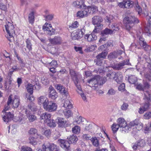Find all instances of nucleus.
Masks as SVG:
<instances>
[{"mask_svg": "<svg viewBox=\"0 0 151 151\" xmlns=\"http://www.w3.org/2000/svg\"><path fill=\"white\" fill-rule=\"evenodd\" d=\"M107 79L105 78H101L100 76H97L88 81V82L90 84V86L93 89L96 91L99 94H102L104 92L102 90L99 89V86L102 85L106 81Z\"/></svg>", "mask_w": 151, "mask_h": 151, "instance_id": "obj_1", "label": "nucleus"}, {"mask_svg": "<svg viewBox=\"0 0 151 151\" xmlns=\"http://www.w3.org/2000/svg\"><path fill=\"white\" fill-rule=\"evenodd\" d=\"M123 22L126 30L129 31L135 24H137L139 22V20L134 16L129 15L124 18Z\"/></svg>", "mask_w": 151, "mask_h": 151, "instance_id": "obj_2", "label": "nucleus"}, {"mask_svg": "<svg viewBox=\"0 0 151 151\" xmlns=\"http://www.w3.org/2000/svg\"><path fill=\"white\" fill-rule=\"evenodd\" d=\"M117 125L120 127V130L122 132H128L131 129L130 127L127 125V123L124 119L119 118L117 120Z\"/></svg>", "mask_w": 151, "mask_h": 151, "instance_id": "obj_3", "label": "nucleus"}, {"mask_svg": "<svg viewBox=\"0 0 151 151\" xmlns=\"http://www.w3.org/2000/svg\"><path fill=\"white\" fill-rule=\"evenodd\" d=\"M42 29L45 33L48 36H51L55 34V30L52 28L50 23L46 22L43 25Z\"/></svg>", "mask_w": 151, "mask_h": 151, "instance_id": "obj_4", "label": "nucleus"}, {"mask_svg": "<svg viewBox=\"0 0 151 151\" xmlns=\"http://www.w3.org/2000/svg\"><path fill=\"white\" fill-rule=\"evenodd\" d=\"M129 59L124 60L118 63L114 64L112 66V68L116 70H119L123 68L125 65H130Z\"/></svg>", "mask_w": 151, "mask_h": 151, "instance_id": "obj_5", "label": "nucleus"}, {"mask_svg": "<svg viewBox=\"0 0 151 151\" xmlns=\"http://www.w3.org/2000/svg\"><path fill=\"white\" fill-rule=\"evenodd\" d=\"M107 55V53L104 52H102L96 56V59L94 60L96 64L98 65L101 66L102 64V60L105 58Z\"/></svg>", "mask_w": 151, "mask_h": 151, "instance_id": "obj_6", "label": "nucleus"}, {"mask_svg": "<svg viewBox=\"0 0 151 151\" xmlns=\"http://www.w3.org/2000/svg\"><path fill=\"white\" fill-rule=\"evenodd\" d=\"M57 107L55 103L48 101L46 105H44V108L47 111L52 112L56 110Z\"/></svg>", "mask_w": 151, "mask_h": 151, "instance_id": "obj_7", "label": "nucleus"}, {"mask_svg": "<svg viewBox=\"0 0 151 151\" xmlns=\"http://www.w3.org/2000/svg\"><path fill=\"white\" fill-rule=\"evenodd\" d=\"M113 31L111 29L106 28L103 30L101 32V36L99 40V42H101L102 41H105L106 37L109 35H111L113 33Z\"/></svg>", "mask_w": 151, "mask_h": 151, "instance_id": "obj_8", "label": "nucleus"}, {"mask_svg": "<svg viewBox=\"0 0 151 151\" xmlns=\"http://www.w3.org/2000/svg\"><path fill=\"white\" fill-rule=\"evenodd\" d=\"M103 21L102 18L100 16H94L92 18V23L94 25H96V27L100 29L103 27V25L101 23Z\"/></svg>", "mask_w": 151, "mask_h": 151, "instance_id": "obj_9", "label": "nucleus"}, {"mask_svg": "<svg viewBox=\"0 0 151 151\" xmlns=\"http://www.w3.org/2000/svg\"><path fill=\"white\" fill-rule=\"evenodd\" d=\"M27 91L30 93V94H27L26 95V98L28 100L32 101L34 100V98L32 96V94L33 93V86L31 84H28L27 85Z\"/></svg>", "mask_w": 151, "mask_h": 151, "instance_id": "obj_10", "label": "nucleus"}, {"mask_svg": "<svg viewBox=\"0 0 151 151\" xmlns=\"http://www.w3.org/2000/svg\"><path fill=\"white\" fill-rule=\"evenodd\" d=\"M58 142L60 146L64 148L66 151H70L69 143L68 141L61 139L58 140Z\"/></svg>", "mask_w": 151, "mask_h": 151, "instance_id": "obj_11", "label": "nucleus"}, {"mask_svg": "<svg viewBox=\"0 0 151 151\" xmlns=\"http://www.w3.org/2000/svg\"><path fill=\"white\" fill-rule=\"evenodd\" d=\"M51 116L50 114L45 112L40 115V119L42 122L46 123L50 120Z\"/></svg>", "mask_w": 151, "mask_h": 151, "instance_id": "obj_12", "label": "nucleus"}, {"mask_svg": "<svg viewBox=\"0 0 151 151\" xmlns=\"http://www.w3.org/2000/svg\"><path fill=\"white\" fill-rule=\"evenodd\" d=\"M138 42L139 45L144 50L147 51L148 50L149 46L147 45L144 38L142 37H139Z\"/></svg>", "mask_w": 151, "mask_h": 151, "instance_id": "obj_13", "label": "nucleus"}, {"mask_svg": "<svg viewBox=\"0 0 151 151\" xmlns=\"http://www.w3.org/2000/svg\"><path fill=\"white\" fill-rule=\"evenodd\" d=\"M5 26L6 31L9 34V37L10 38L12 37L14 33V26L10 24V26L7 24L5 25Z\"/></svg>", "mask_w": 151, "mask_h": 151, "instance_id": "obj_14", "label": "nucleus"}, {"mask_svg": "<svg viewBox=\"0 0 151 151\" xmlns=\"http://www.w3.org/2000/svg\"><path fill=\"white\" fill-rule=\"evenodd\" d=\"M84 9H85L86 11H87V15L89 14H93L94 12H96L98 10L97 7L93 5L88 7L86 6V7H85Z\"/></svg>", "mask_w": 151, "mask_h": 151, "instance_id": "obj_15", "label": "nucleus"}, {"mask_svg": "<svg viewBox=\"0 0 151 151\" xmlns=\"http://www.w3.org/2000/svg\"><path fill=\"white\" fill-rule=\"evenodd\" d=\"M73 5L74 6L77 8L83 9L85 7H86V5L84 4V0L75 1L73 2Z\"/></svg>", "mask_w": 151, "mask_h": 151, "instance_id": "obj_16", "label": "nucleus"}, {"mask_svg": "<svg viewBox=\"0 0 151 151\" xmlns=\"http://www.w3.org/2000/svg\"><path fill=\"white\" fill-rule=\"evenodd\" d=\"M24 117L25 116L24 114H20L19 116H16L14 118V121L21 124H22L24 122L26 119V118Z\"/></svg>", "mask_w": 151, "mask_h": 151, "instance_id": "obj_17", "label": "nucleus"}, {"mask_svg": "<svg viewBox=\"0 0 151 151\" xmlns=\"http://www.w3.org/2000/svg\"><path fill=\"white\" fill-rule=\"evenodd\" d=\"M25 113L29 120L30 122H32L35 121L36 118V116L32 114L31 112L27 109H25Z\"/></svg>", "mask_w": 151, "mask_h": 151, "instance_id": "obj_18", "label": "nucleus"}, {"mask_svg": "<svg viewBox=\"0 0 151 151\" xmlns=\"http://www.w3.org/2000/svg\"><path fill=\"white\" fill-rule=\"evenodd\" d=\"M5 115L3 117V118L4 121L5 122H8L10 121L12 119L14 116L13 114L9 111H5Z\"/></svg>", "mask_w": 151, "mask_h": 151, "instance_id": "obj_19", "label": "nucleus"}, {"mask_svg": "<svg viewBox=\"0 0 151 151\" xmlns=\"http://www.w3.org/2000/svg\"><path fill=\"white\" fill-rule=\"evenodd\" d=\"M49 42L52 44L56 45L60 44L61 42V38L59 37L55 36L54 38H50Z\"/></svg>", "mask_w": 151, "mask_h": 151, "instance_id": "obj_20", "label": "nucleus"}, {"mask_svg": "<svg viewBox=\"0 0 151 151\" xmlns=\"http://www.w3.org/2000/svg\"><path fill=\"white\" fill-rule=\"evenodd\" d=\"M150 104L148 102L145 103L143 106L139 108L138 112L140 114L143 113L144 112L147 111L149 108Z\"/></svg>", "mask_w": 151, "mask_h": 151, "instance_id": "obj_21", "label": "nucleus"}, {"mask_svg": "<svg viewBox=\"0 0 151 151\" xmlns=\"http://www.w3.org/2000/svg\"><path fill=\"white\" fill-rule=\"evenodd\" d=\"M57 123L58 127H64L66 123V121L64 118L59 117L57 119Z\"/></svg>", "mask_w": 151, "mask_h": 151, "instance_id": "obj_22", "label": "nucleus"}, {"mask_svg": "<svg viewBox=\"0 0 151 151\" xmlns=\"http://www.w3.org/2000/svg\"><path fill=\"white\" fill-rule=\"evenodd\" d=\"M50 91L49 95V98L52 99H55L58 97V95L52 87H50Z\"/></svg>", "mask_w": 151, "mask_h": 151, "instance_id": "obj_23", "label": "nucleus"}, {"mask_svg": "<svg viewBox=\"0 0 151 151\" xmlns=\"http://www.w3.org/2000/svg\"><path fill=\"white\" fill-rule=\"evenodd\" d=\"M85 38L87 39L88 42H91L96 40L97 39V37L93 34H87L85 35Z\"/></svg>", "mask_w": 151, "mask_h": 151, "instance_id": "obj_24", "label": "nucleus"}, {"mask_svg": "<svg viewBox=\"0 0 151 151\" xmlns=\"http://www.w3.org/2000/svg\"><path fill=\"white\" fill-rule=\"evenodd\" d=\"M55 87L56 89L59 90V92L61 93H63L66 96H67L68 93L67 92L66 90L65 89V88L63 86L61 85L58 84Z\"/></svg>", "mask_w": 151, "mask_h": 151, "instance_id": "obj_25", "label": "nucleus"}, {"mask_svg": "<svg viewBox=\"0 0 151 151\" xmlns=\"http://www.w3.org/2000/svg\"><path fill=\"white\" fill-rule=\"evenodd\" d=\"M48 101V99L45 96H41L39 98L38 100V104H42L44 108L45 104L46 105Z\"/></svg>", "mask_w": 151, "mask_h": 151, "instance_id": "obj_26", "label": "nucleus"}, {"mask_svg": "<svg viewBox=\"0 0 151 151\" xmlns=\"http://www.w3.org/2000/svg\"><path fill=\"white\" fill-rule=\"evenodd\" d=\"M115 80L117 83L122 82L123 80V76L121 73L118 72L116 73Z\"/></svg>", "mask_w": 151, "mask_h": 151, "instance_id": "obj_27", "label": "nucleus"}, {"mask_svg": "<svg viewBox=\"0 0 151 151\" xmlns=\"http://www.w3.org/2000/svg\"><path fill=\"white\" fill-rule=\"evenodd\" d=\"M87 16V11L85 9L84 10L79 11L76 14V17L78 18H83Z\"/></svg>", "mask_w": 151, "mask_h": 151, "instance_id": "obj_28", "label": "nucleus"}, {"mask_svg": "<svg viewBox=\"0 0 151 151\" xmlns=\"http://www.w3.org/2000/svg\"><path fill=\"white\" fill-rule=\"evenodd\" d=\"M68 142L70 143H76L78 140V138L77 136L74 135L70 136L69 137H68Z\"/></svg>", "mask_w": 151, "mask_h": 151, "instance_id": "obj_29", "label": "nucleus"}, {"mask_svg": "<svg viewBox=\"0 0 151 151\" xmlns=\"http://www.w3.org/2000/svg\"><path fill=\"white\" fill-rule=\"evenodd\" d=\"M12 103L13 107L14 108H17L19 104L20 100L17 96H15L13 101L12 100Z\"/></svg>", "mask_w": 151, "mask_h": 151, "instance_id": "obj_30", "label": "nucleus"}, {"mask_svg": "<svg viewBox=\"0 0 151 151\" xmlns=\"http://www.w3.org/2000/svg\"><path fill=\"white\" fill-rule=\"evenodd\" d=\"M83 32H81V34H78L76 32L73 33L71 34L72 38L73 40H79L82 37V33H83Z\"/></svg>", "mask_w": 151, "mask_h": 151, "instance_id": "obj_31", "label": "nucleus"}, {"mask_svg": "<svg viewBox=\"0 0 151 151\" xmlns=\"http://www.w3.org/2000/svg\"><path fill=\"white\" fill-rule=\"evenodd\" d=\"M12 101V98L11 95H10L8 98L7 101V105L5 106L4 111L5 113V111H7L11 109L9 105L11 104Z\"/></svg>", "mask_w": 151, "mask_h": 151, "instance_id": "obj_32", "label": "nucleus"}, {"mask_svg": "<svg viewBox=\"0 0 151 151\" xmlns=\"http://www.w3.org/2000/svg\"><path fill=\"white\" fill-rule=\"evenodd\" d=\"M116 73L115 72H112L111 73L107 74L106 75V78L105 77L103 78H105L107 79V80H110L113 79L115 80V77L116 76Z\"/></svg>", "mask_w": 151, "mask_h": 151, "instance_id": "obj_33", "label": "nucleus"}, {"mask_svg": "<svg viewBox=\"0 0 151 151\" xmlns=\"http://www.w3.org/2000/svg\"><path fill=\"white\" fill-rule=\"evenodd\" d=\"M63 106L65 108L69 109L72 107V104L69 100L66 99L65 101Z\"/></svg>", "mask_w": 151, "mask_h": 151, "instance_id": "obj_34", "label": "nucleus"}, {"mask_svg": "<svg viewBox=\"0 0 151 151\" xmlns=\"http://www.w3.org/2000/svg\"><path fill=\"white\" fill-rule=\"evenodd\" d=\"M70 73L73 81L78 80L77 78L78 74L76 73L73 70L70 69Z\"/></svg>", "mask_w": 151, "mask_h": 151, "instance_id": "obj_35", "label": "nucleus"}, {"mask_svg": "<svg viewBox=\"0 0 151 151\" xmlns=\"http://www.w3.org/2000/svg\"><path fill=\"white\" fill-rule=\"evenodd\" d=\"M124 5L125 8H129L132 7L133 2L130 0H124Z\"/></svg>", "mask_w": 151, "mask_h": 151, "instance_id": "obj_36", "label": "nucleus"}, {"mask_svg": "<svg viewBox=\"0 0 151 151\" xmlns=\"http://www.w3.org/2000/svg\"><path fill=\"white\" fill-rule=\"evenodd\" d=\"M137 80V77L131 75L129 77L128 81L131 83L135 84Z\"/></svg>", "mask_w": 151, "mask_h": 151, "instance_id": "obj_37", "label": "nucleus"}, {"mask_svg": "<svg viewBox=\"0 0 151 151\" xmlns=\"http://www.w3.org/2000/svg\"><path fill=\"white\" fill-rule=\"evenodd\" d=\"M90 139L94 146L96 147L99 146V141L97 139L96 137H92Z\"/></svg>", "mask_w": 151, "mask_h": 151, "instance_id": "obj_38", "label": "nucleus"}, {"mask_svg": "<svg viewBox=\"0 0 151 151\" xmlns=\"http://www.w3.org/2000/svg\"><path fill=\"white\" fill-rule=\"evenodd\" d=\"M65 116L67 118H68L72 115V113L71 112V111L67 109L63 111Z\"/></svg>", "mask_w": 151, "mask_h": 151, "instance_id": "obj_39", "label": "nucleus"}, {"mask_svg": "<svg viewBox=\"0 0 151 151\" xmlns=\"http://www.w3.org/2000/svg\"><path fill=\"white\" fill-rule=\"evenodd\" d=\"M143 93L144 95V99H147V101L150 100L151 96V93L150 92L148 91H145L144 90Z\"/></svg>", "mask_w": 151, "mask_h": 151, "instance_id": "obj_40", "label": "nucleus"}, {"mask_svg": "<svg viewBox=\"0 0 151 151\" xmlns=\"http://www.w3.org/2000/svg\"><path fill=\"white\" fill-rule=\"evenodd\" d=\"M37 137L35 138L32 137H30L29 138V143L34 145H36L37 144Z\"/></svg>", "mask_w": 151, "mask_h": 151, "instance_id": "obj_41", "label": "nucleus"}, {"mask_svg": "<svg viewBox=\"0 0 151 151\" xmlns=\"http://www.w3.org/2000/svg\"><path fill=\"white\" fill-rule=\"evenodd\" d=\"M80 127L78 126H76L72 128V132L73 133L78 134L80 132Z\"/></svg>", "mask_w": 151, "mask_h": 151, "instance_id": "obj_42", "label": "nucleus"}, {"mask_svg": "<svg viewBox=\"0 0 151 151\" xmlns=\"http://www.w3.org/2000/svg\"><path fill=\"white\" fill-rule=\"evenodd\" d=\"M34 12H31L29 14V22L30 23H33L34 21Z\"/></svg>", "mask_w": 151, "mask_h": 151, "instance_id": "obj_43", "label": "nucleus"}, {"mask_svg": "<svg viewBox=\"0 0 151 151\" xmlns=\"http://www.w3.org/2000/svg\"><path fill=\"white\" fill-rule=\"evenodd\" d=\"M109 27L113 31V32L114 31H118L119 29V25L116 23L111 25V26H109Z\"/></svg>", "mask_w": 151, "mask_h": 151, "instance_id": "obj_44", "label": "nucleus"}, {"mask_svg": "<svg viewBox=\"0 0 151 151\" xmlns=\"http://www.w3.org/2000/svg\"><path fill=\"white\" fill-rule=\"evenodd\" d=\"M146 19L149 25H151V12H148L147 13L146 15Z\"/></svg>", "mask_w": 151, "mask_h": 151, "instance_id": "obj_45", "label": "nucleus"}, {"mask_svg": "<svg viewBox=\"0 0 151 151\" xmlns=\"http://www.w3.org/2000/svg\"><path fill=\"white\" fill-rule=\"evenodd\" d=\"M37 130L34 128H32L28 132L31 135L33 136L35 134L37 135Z\"/></svg>", "mask_w": 151, "mask_h": 151, "instance_id": "obj_46", "label": "nucleus"}, {"mask_svg": "<svg viewBox=\"0 0 151 151\" xmlns=\"http://www.w3.org/2000/svg\"><path fill=\"white\" fill-rule=\"evenodd\" d=\"M46 123L48 126L51 127H54L56 126L55 121L53 119L51 120L50 119V120Z\"/></svg>", "mask_w": 151, "mask_h": 151, "instance_id": "obj_47", "label": "nucleus"}, {"mask_svg": "<svg viewBox=\"0 0 151 151\" xmlns=\"http://www.w3.org/2000/svg\"><path fill=\"white\" fill-rule=\"evenodd\" d=\"M50 145L51 151H60L58 147L56 145L51 144Z\"/></svg>", "mask_w": 151, "mask_h": 151, "instance_id": "obj_48", "label": "nucleus"}, {"mask_svg": "<svg viewBox=\"0 0 151 151\" xmlns=\"http://www.w3.org/2000/svg\"><path fill=\"white\" fill-rule=\"evenodd\" d=\"M117 58L116 54L115 51L110 53L108 55V58L110 60Z\"/></svg>", "mask_w": 151, "mask_h": 151, "instance_id": "obj_49", "label": "nucleus"}, {"mask_svg": "<svg viewBox=\"0 0 151 151\" xmlns=\"http://www.w3.org/2000/svg\"><path fill=\"white\" fill-rule=\"evenodd\" d=\"M20 150L21 151H33L31 148L27 146H22Z\"/></svg>", "mask_w": 151, "mask_h": 151, "instance_id": "obj_50", "label": "nucleus"}, {"mask_svg": "<svg viewBox=\"0 0 151 151\" xmlns=\"http://www.w3.org/2000/svg\"><path fill=\"white\" fill-rule=\"evenodd\" d=\"M143 118L145 119H149L151 118V111L146 112L143 115Z\"/></svg>", "mask_w": 151, "mask_h": 151, "instance_id": "obj_51", "label": "nucleus"}, {"mask_svg": "<svg viewBox=\"0 0 151 151\" xmlns=\"http://www.w3.org/2000/svg\"><path fill=\"white\" fill-rule=\"evenodd\" d=\"M145 31L147 35L149 36H151V27L150 26L145 27Z\"/></svg>", "mask_w": 151, "mask_h": 151, "instance_id": "obj_52", "label": "nucleus"}, {"mask_svg": "<svg viewBox=\"0 0 151 151\" xmlns=\"http://www.w3.org/2000/svg\"><path fill=\"white\" fill-rule=\"evenodd\" d=\"M145 145V140L141 139L139 140L137 142V145L140 147H143Z\"/></svg>", "mask_w": 151, "mask_h": 151, "instance_id": "obj_53", "label": "nucleus"}, {"mask_svg": "<svg viewBox=\"0 0 151 151\" xmlns=\"http://www.w3.org/2000/svg\"><path fill=\"white\" fill-rule=\"evenodd\" d=\"M74 83L76 85L78 90L77 91L79 92H81V91H82L81 90V88L80 85V83L79 82L78 79L77 80V81H74Z\"/></svg>", "mask_w": 151, "mask_h": 151, "instance_id": "obj_54", "label": "nucleus"}, {"mask_svg": "<svg viewBox=\"0 0 151 151\" xmlns=\"http://www.w3.org/2000/svg\"><path fill=\"white\" fill-rule=\"evenodd\" d=\"M53 17V14H49L45 17V20L46 21H50L52 20Z\"/></svg>", "mask_w": 151, "mask_h": 151, "instance_id": "obj_55", "label": "nucleus"}, {"mask_svg": "<svg viewBox=\"0 0 151 151\" xmlns=\"http://www.w3.org/2000/svg\"><path fill=\"white\" fill-rule=\"evenodd\" d=\"M77 92L80 95L83 100L86 101H87V99L86 94L83 93L82 91L79 92L77 91Z\"/></svg>", "mask_w": 151, "mask_h": 151, "instance_id": "obj_56", "label": "nucleus"}, {"mask_svg": "<svg viewBox=\"0 0 151 151\" xmlns=\"http://www.w3.org/2000/svg\"><path fill=\"white\" fill-rule=\"evenodd\" d=\"M129 105L128 104L124 103L121 107V109L122 110L126 111L128 109Z\"/></svg>", "mask_w": 151, "mask_h": 151, "instance_id": "obj_57", "label": "nucleus"}, {"mask_svg": "<svg viewBox=\"0 0 151 151\" xmlns=\"http://www.w3.org/2000/svg\"><path fill=\"white\" fill-rule=\"evenodd\" d=\"M119 127L115 123H114L113 124L112 126L111 127L112 130L114 132H116L117 131Z\"/></svg>", "mask_w": 151, "mask_h": 151, "instance_id": "obj_58", "label": "nucleus"}, {"mask_svg": "<svg viewBox=\"0 0 151 151\" xmlns=\"http://www.w3.org/2000/svg\"><path fill=\"white\" fill-rule=\"evenodd\" d=\"M79 25L78 22L77 21H76L73 23L71 25L69 26V28H76L78 27Z\"/></svg>", "mask_w": 151, "mask_h": 151, "instance_id": "obj_59", "label": "nucleus"}, {"mask_svg": "<svg viewBox=\"0 0 151 151\" xmlns=\"http://www.w3.org/2000/svg\"><path fill=\"white\" fill-rule=\"evenodd\" d=\"M51 134V132L49 129L45 130L43 134H44L47 137H49Z\"/></svg>", "mask_w": 151, "mask_h": 151, "instance_id": "obj_60", "label": "nucleus"}, {"mask_svg": "<svg viewBox=\"0 0 151 151\" xmlns=\"http://www.w3.org/2000/svg\"><path fill=\"white\" fill-rule=\"evenodd\" d=\"M118 89L119 91H124L125 90V84L124 83H122L120 84L118 87Z\"/></svg>", "mask_w": 151, "mask_h": 151, "instance_id": "obj_61", "label": "nucleus"}, {"mask_svg": "<svg viewBox=\"0 0 151 151\" xmlns=\"http://www.w3.org/2000/svg\"><path fill=\"white\" fill-rule=\"evenodd\" d=\"M27 43V47L29 49V50H32L31 44L30 40L27 39L26 41Z\"/></svg>", "mask_w": 151, "mask_h": 151, "instance_id": "obj_62", "label": "nucleus"}, {"mask_svg": "<svg viewBox=\"0 0 151 151\" xmlns=\"http://www.w3.org/2000/svg\"><path fill=\"white\" fill-rule=\"evenodd\" d=\"M96 47V45H91L88 47L86 50H87L88 51H92L94 50L95 49V48Z\"/></svg>", "mask_w": 151, "mask_h": 151, "instance_id": "obj_63", "label": "nucleus"}, {"mask_svg": "<svg viewBox=\"0 0 151 151\" xmlns=\"http://www.w3.org/2000/svg\"><path fill=\"white\" fill-rule=\"evenodd\" d=\"M144 76L149 81H151V75L149 73L147 72L145 73Z\"/></svg>", "mask_w": 151, "mask_h": 151, "instance_id": "obj_64", "label": "nucleus"}]
</instances>
